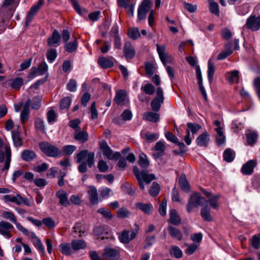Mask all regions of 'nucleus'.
<instances>
[{"mask_svg":"<svg viewBox=\"0 0 260 260\" xmlns=\"http://www.w3.org/2000/svg\"><path fill=\"white\" fill-rule=\"evenodd\" d=\"M133 172L138 181L139 186L142 190H144L145 188L143 182H145L146 184H149L155 179V175L153 174H149L148 171L146 170L140 171L136 166L133 168Z\"/></svg>","mask_w":260,"mask_h":260,"instance_id":"nucleus-1","label":"nucleus"},{"mask_svg":"<svg viewBox=\"0 0 260 260\" xmlns=\"http://www.w3.org/2000/svg\"><path fill=\"white\" fill-rule=\"evenodd\" d=\"M6 159L5 164L2 170L4 171L9 170L11 161V150L9 144L4 143L3 140L0 138V163L3 162Z\"/></svg>","mask_w":260,"mask_h":260,"instance_id":"nucleus-2","label":"nucleus"},{"mask_svg":"<svg viewBox=\"0 0 260 260\" xmlns=\"http://www.w3.org/2000/svg\"><path fill=\"white\" fill-rule=\"evenodd\" d=\"M39 146L42 152L49 157H58L62 155L61 150L48 142H40Z\"/></svg>","mask_w":260,"mask_h":260,"instance_id":"nucleus-3","label":"nucleus"},{"mask_svg":"<svg viewBox=\"0 0 260 260\" xmlns=\"http://www.w3.org/2000/svg\"><path fill=\"white\" fill-rule=\"evenodd\" d=\"M100 148L104 156L108 159H117L121 156L120 152H113L105 141L100 142Z\"/></svg>","mask_w":260,"mask_h":260,"instance_id":"nucleus-4","label":"nucleus"},{"mask_svg":"<svg viewBox=\"0 0 260 260\" xmlns=\"http://www.w3.org/2000/svg\"><path fill=\"white\" fill-rule=\"evenodd\" d=\"M134 230L131 232L129 231L124 230L121 235L119 236L120 241L123 243H128L130 241L134 239L138 233L139 229V226L137 224H135Z\"/></svg>","mask_w":260,"mask_h":260,"instance_id":"nucleus-5","label":"nucleus"},{"mask_svg":"<svg viewBox=\"0 0 260 260\" xmlns=\"http://www.w3.org/2000/svg\"><path fill=\"white\" fill-rule=\"evenodd\" d=\"M94 154L93 152H88V150L81 151L76 155V160L77 163H80L83 160L87 158V163L89 168H91L93 164Z\"/></svg>","mask_w":260,"mask_h":260,"instance_id":"nucleus-6","label":"nucleus"},{"mask_svg":"<svg viewBox=\"0 0 260 260\" xmlns=\"http://www.w3.org/2000/svg\"><path fill=\"white\" fill-rule=\"evenodd\" d=\"M244 27L252 31H256L260 28V16L250 15L246 20Z\"/></svg>","mask_w":260,"mask_h":260,"instance_id":"nucleus-7","label":"nucleus"},{"mask_svg":"<svg viewBox=\"0 0 260 260\" xmlns=\"http://www.w3.org/2000/svg\"><path fill=\"white\" fill-rule=\"evenodd\" d=\"M152 6L151 0H143L138 10V19L139 21L145 19L147 13Z\"/></svg>","mask_w":260,"mask_h":260,"instance_id":"nucleus-8","label":"nucleus"},{"mask_svg":"<svg viewBox=\"0 0 260 260\" xmlns=\"http://www.w3.org/2000/svg\"><path fill=\"white\" fill-rule=\"evenodd\" d=\"M205 201L204 198L201 197L198 193H194L192 194L189 199L188 203L187 205V209L188 212H190L192 211V207H197L199 206L202 205V206L204 205L203 204V202Z\"/></svg>","mask_w":260,"mask_h":260,"instance_id":"nucleus-9","label":"nucleus"},{"mask_svg":"<svg viewBox=\"0 0 260 260\" xmlns=\"http://www.w3.org/2000/svg\"><path fill=\"white\" fill-rule=\"evenodd\" d=\"M48 67L46 62L43 60V62L40 64L38 68H32L31 72L29 74V77L34 78L36 75H44L47 73Z\"/></svg>","mask_w":260,"mask_h":260,"instance_id":"nucleus-10","label":"nucleus"},{"mask_svg":"<svg viewBox=\"0 0 260 260\" xmlns=\"http://www.w3.org/2000/svg\"><path fill=\"white\" fill-rule=\"evenodd\" d=\"M14 229L13 225L9 222L5 220L0 221V234L7 239L12 237L11 231Z\"/></svg>","mask_w":260,"mask_h":260,"instance_id":"nucleus-11","label":"nucleus"},{"mask_svg":"<svg viewBox=\"0 0 260 260\" xmlns=\"http://www.w3.org/2000/svg\"><path fill=\"white\" fill-rule=\"evenodd\" d=\"M43 4L42 0H39L38 3L32 7L28 13L26 17V20L25 22V25L27 27L28 26L30 22L31 21L34 16L37 14V12L41 8V6Z\"/></svg>","mask_w":260,"mask_h":260,"instance_id":"nucleus-12","label":"nucleus"},{"mask_svg":"<svg viewBox=\"0 0 260 260\" xmlns=\"http://www.w3.org/2000/svg\"><path fill=\"white\" fill-rule=\"evenodd\" d=\"M43 4L42 0H39L38 3L32 7L28 13L26 17V20L25 22V25L27 27L28 26L30 22L31 21L34 16L37 14V12L41 8V6Z\"/></svg>","mask_w":260,"mask_h":260,"instance_id":"nucleus-13","label":"nucleus"},{"mask_svg":"<svg viewBox=\"0 0 260 260\" xmlns=\"http://www.w3.org/2000/svg\"><path fill=\"white\" fill-rule=\"evenodd\" d=\"M256 165L257 161L256 159L249 160L242 166L241 172L243 175H250L253 173Z\"/></svg>","mask_w":260,"mask_h":260,"instance_id":"nucleus-14","label":"nucleus"},{"mask_svg":"<svg viewBox=\"0 0 260 260\" xmlns=\"http://www.w3.org/2000/svg\"><path fill=\"white\" fill-rule=\"evenodd\" d=\"M162 102V90L161 87H158L157 91V97H155L151 103V107L153 111H158Z\"/></svg>","mask_w":260,"mask_h":260,"instance_id":"nucleus-15","label":"nucleus"},{"mask_svg":"<svg viewBox=\"0 0 260 260\" xmlns=\"http://www.w3.org/2000/svg\"><path fill=\"white\" fill-rule=\"evenodd\" d=\"M120 251L118 249L106 247L103 253V257L110 260H117L119 257Z\"/></svg>","mask_w":260,"mask_h":260,"instance_id":"nucleus-16","label":"nucleus"},{"mask_svg":"<svg viewBox=\"0 0 260 260\" xmlns=\"http://www.w3.org/2000/svg\"><path fill=\"white\" fill-rule=\"evenodd\" d=\"M124 54L126 59H133L136 54V51L134 47L128 42H125L124 46Z\"/></svg>","mask_w":260,"mask_h":260,"instance_id":"nucleus-17","label":"nucleus"},{"mask_svg":"<svg viewBox=\"0 0 260 260\" xmlns=\"http://www.w3.org/2000/svg\"><path fill=\"white\" fill-rule=\"evenodd\" d=\"M31 104V100H27L24 105L23 109L20 114L21 122L24 123L28 119L29 114V107Z\"/></svg>","mask_w":260,"mask_h":260,"instance_id":"nucleus-18","label":"nucleus"},{"mask_svg":"<svg viewBox=\"0 0 260 260\" xmlns=\"http://www.w3.org/2000/svg\"><path fill=\"white\" fill-rule=\"evenodd\" d=\"M87 192L90 202L93 205L97 204L99 203V198L96 187L92 185L89 186Z\"/></svg>","mask_w":260,"mask_h":260,"instance_id":"nucleus-19","label":"nucleus"},{"mask_svg":"<svg viewBox=\"0 0 260 260\" xmlns=\"http://www.w3.org/2000/svg\"><path fill=\"white\" fill-rule=\"evenodd\" d=\"M60 39L59 32L55 29L53 31L52 36L47 39V44L49 46H57L59 45Z\"/></svg>","mask_w":260,"mask_h":260,"instance_id":"nucleus-20","label":"nucleus"},{"mask_svg":"<svg viewBox=\"0 0 260 260\" xmlns=\"http://www.w3.org/2000/svg\"><path fill=\"white\" fill-rule=\"evenodd\" d=\"M209 141V135L206 131L203 133L196 139L197 145L200 147H207Z\"/></svg>","mask_w":260,"mask_h":260,"instance_id":"nucleus-21","label":"nucleus"},{"mask_svg":"<svg viewBox=\"0 0 260 260\" xmlns=\"http://www.w3.org/2000/svg\"><path fill=\"white\" fill-rule=\"evenodd\" d=\"M168 230L169 235L173 239L178 241H181L183 239V234L179 229L170 226L168 227Z\"/></svg>","mask_w":260,"mask_h":260,"instance_id":"nucleus-22","label":"nucleus"},{"mask_svg":"<svg viewBox=\"0 0 260 260\" xmlns=\"http://www.w3.org/2000/svg\"><path fill=\"white\" fill-rule=\"evenodd\" d=\"M136 207L146 214H150L153 210V207L150 203L143 204L141 202H139L136 204Z\"/></svg>","mask_w":260,"mask_h":260,"instance_id":"nucleus-23","label":"nucleus"},{"mask_svg":"<svg viewBox=\"0 0 260 260\" xmlns=\"http://www.w3.org/2000/svg\"><path fill=\"white\" fill-rule=\"evenodd\" d=\"M87 246L86 242L81 239H74L72 241L71 246L74 252L84 249Z\"/></svg>","mask_w":260,"mask_h":260,"instance_id":"nucleus-24","label":"nucleus"},{"mask_svg":"<svg viewBox=\"0 0 260 260\" xmlns=\"http://www.w3.org/2000/svg\"><path fill=\"white\" fill-rule=\"evenodd\" d=\"M152 151V155L155 159L160 158L162 156V143L160 141L157 142Z\"/></svg>","mask_w":260,"mask_h":260,"instance_id":"nucleus-25","label":"nucleus"},{"mask_svg":"<svg viewBox=\"0 0 260 260\" xmlns=\"http://www.w3.org/2000/svg\"><path fill=\"white\" fill-rule=\"evenodd\" d=\"M126 92L124 90H119L116 92L114 101L118 105H123L125 104Z\"/></svg>","mask_w":260,"mask_h":260,"instance_id":"nucleus-26","label":"nucleus"},{"mask_svg":"<svg viewBox=\"0 0 260 260\" xmlns=\"http://www.w3.org/2000/svg\"><path fill=\"white\" fill-rule=\"evenodd\" d=\"M74 139L81 143H84L88 140V134L80 129H76L74 134Z\"/></svg>","mask_w":260,"mask_h":260,"instance_id":"nucleus-27","label":"nucleus"},{"mask_svg":"<svg viewBox=\"0 0 260 260\" xmlns=\"http://www.w3.org/2000/svg\"><path fill=\"white\" fill-rule=\"evenodd\" d=\"M98 61L99 65L103 69L110 68L114 66L113 60L110 58L101 57L99 58Z\"/></svg>","mask_w":260,"mask_h":260,"instance_id":"nucleus-28","label":"nucleus"},{"mask_svg":"<svg viewBox=\"0 0 260 260\" xmlns=\"http://www.w3.org/2000/svg\"><path fill=\"white\" fill-rule=\"evenodd\" d=\"M56 196L59 200V203L64 206L70 205V201L68 199V194L64 190H59L56 193Z\"/></svg>","mask_w":260,"mask_h":260,"instance_id":"nucleus-29","label":"nucleus"},{"mask_svg":"<svg viewBox=\"0 0 260 260\" xmlns=\"http://www.w3.org/2000/svg\"><path fill=\"white\" fill-rule=\"evenodd\" d=\"M60 251L64 255H70L73 254L74 251L71 245L69 243H63L59 245Z\"/></svg>","mask_w":260,"mask_h":260,"instance_id":"nucleus-30","label":"nucleus"},{"mask_svg":"<svg viewBox=\"0 0 260 260\" xmlns=\"http://www.w3.org/2000/svg\"><path fill=\"white\" fill-rule=\"evenodd\" d=\"M21 157L23 160L30 161L36 157V154L32 150L25 149L22 152Z\"/></svg>","mask_w":260,"mask_h":260,"instance_id":"nucleus-31","label":"nucleus"},{"mask_svg":"<svg viewBox=\"0 0 260 260\" xmlns=\"http://www.w3.org/2000/svg\"><path fill=\"white\" fill-rule=\"evenodd\" d=\"M201 215L202 218L206 221H211L212 218L210 215V207L209 205H204L201 211Z\"/></svg>","mask_w":260,"mask_h":260,"instance_id":"nucleus-32","label":"nucleus"},{"mask_svg":"<svg viewBox=\"0 0 260 260\" xmlns=\"http://www.w3.org/2000/svg\"><path fill=\"white\" fill-rule=\"evenodd\" d=\"M94 234L101 238V239H104L105 238V235L108 234V228L106 226H97L94 229Z\"/></svg>","mask_w":260,"mask_h":260,"instance_id":"nucleus-33","label":"nucleus"},{"mask_svg":"<svg viewBox=\"0 0 260 260\" xmlns=\"http://www.w3.org/2000/svg\"><path fill=\"white\" fill-rule=\"evenodd\" d=\"M73 233L76 235L74 236L75 237H81L85 235V227L81 223H76L73 228Z\"/></svg>","mask_w":260,"mask_h":260,"instance_id":"nucleus-34","label":"nucleus"},{"mask_svg":"<svg viewBox=\"0 0 260 260\" xmlns=\"http://www.w3.org/2000/svg\"><path fill=\"white\" fill-rule=\"evenodd\" d=\"M233 51L232 50V44L229 43L225 46V49L222 51L217 56L218 60H223L228 56L232 54Z\"/></svg>","mask_w":260,"mask_h":260,"instance_id":"nucleus-35","label":"nucleus"},{"mask_svg":"<svg viewBox=\"0 0 260 260\" xmlns=\"http://www.w3.org/2000/svg\"><path fill=\"white\" fill-rule=\"evenodd\" d=\"M141 137L149 143L155 141L158 138V135L157 134L149 132H142L141 133Z\"/></svg>","mask_w":260,"mask_h":260,"instance_id":"nucleus-36","label":"nucleus"},{"mask_svg":"<svg viewBox=\"0 0 260 260\" xmlns=\"http://www.w3.org/2000/svg\"><path fill=\"white\" fill-rule=\"evenodd\" d=\"M170 221L174 225H178L181 222V218L175 209H172L170 210Z\"/></svg>","mask_w":260,"mask_h":260,"instance_id":"nucleus-37","label":"nucleus"},{"mask_svg":"<svg viewBox=\"0 0 260 260\" xmlns=\"http://www.w3.org/2000/svg\"><path fill=\"white\" fill-rule=\"evenodd\" d=\"M155 63L153 61H147L145 63V70L146 74L149 76H151L153 75L155 70Z\"/></svg>","mask_w":260,"mask_h":260,"instance_id":"nucleus-38","label":"nucleus"},{"mask_svg":"<svg viewBox=\"0 0 260 260\" xmlns=\"http://www.w3.org/2000/svg\"><path fill=\"white\" fill-rule=\"evenodd\" d=\"M217 133L216 142L218 146H221L224 144L225 142V137L223 133V128H218L216 129Z\"/></svg>","mask_w":260,"mask_h":260,"instance_id":"nucleus-39","label":"nucleus"},{"mask_svg":"<svg viewBox=\"0 0 260 260\" xmlns=\"http://www.w3.org/2000/svg\"><path fill=\"white\" fill-rule=\"evenodd\" d=\"M215 71V68L214 67V63L212 61L211 59H210L208 62L207 73H208V78L210 83L213 80Z\"/></svg>","mask_w":260,"mask_h":260,"instance_id":"nucleus-40","label":"nucleus"},{"mask_svg":"<svg viewBox=\"0 0 260 260\" xmlns=\"http://www.w3.org/2000/svg\"><path fill=\"white\" fill-rule=\"evenodd\" d=\"M2 217L8 220L14 224L16 223L17 218L14 213L11 211H4L2 213Z\"/></svg>","mask_w":260,"mask_h":260,"instance_id":"nucleus-41","label":"nucleus"},{"mask_svg":"<svg viewBox=\"0 0 260 260\" xmlns=\"http://www.w3.org/2000/svg\"><path fill=\"white\" fill-rule=\"evenodd\" d=\"M12 137L14 145L16 147H19L23 145V141L17 132H12Z\"/></svg>","mask_w":260,"mask_h":260,"instance_id":"nucleus-42","label":"nucleus"},{"mask_svg":"<svg viewBox=\"0 0 260 260\" xmlns=\"http://www.w3.org/2000/svg\"><path fill=\"white\" fill-rule=\"evenodd\" d=\"M144 117L147 121L156 122L159 121L160 115L156 113L148 112L144 114Z\"/></svg>","mask_w":260,"mask_h":260,"instance_id":"nucleus-43","label":"nucleus"},{"mask_svg":"<svg viewBox=\"0 0 260 260\" xmlns=\"http://www.w3.org/2000/svg\"><path fill=\"white\" fill-rule=\"evenodd\" d=\"M141 90L148 95H152L154 93L155 89L154 86L151 83L143 84Z\"/></svg>","mask_w":260,"mask_h":260,"instance_id":"nucleus-44","label":"nucleus"},{"mask_svg":"<svg viewBox=\"0 0 260 260\" xmlns=\"http://www.w3.org/2000/svg\"><path fill=\"white\" fill-rule=\"evenodd\" d=\"M78 46V41L75 39L73 42L66 43L64 45V49L68 53H72L75 51Z\"/></svg>","mask_w":260,"mask_h":260,"instance_id":"nucleus-45","label":"nucleus"},{"mask_svg":"<svg viewBox=\"0 0 260 260\" xmlns=\"http://www.w3.org/2000/svg\"><path fill=\"white\" fill-rule=\"evenodd\" d=\"M35 126L36 129L42 133L45 132V123L44 120L40 117L36 118L35 121Z\"/></svg>","mask_w":260,"mask_h":260,"instance_id":"nucleus-46","label":"nucleus"},{"mask_svg":"<svg viewBox=\"0 0 260 260\" xmlns=\"http://www.w3.org/2000/svg\"><path fill=\"white\" fill-rule=\"evenodd\" d=\"M121 189L127 194L133 196L135 193L136 188L132 184L128 183H125L121 186Z\"/></svg>","mask_w":260,"mask_h":260,"instance_id":"nucleus-47","label":"nucleus"},{"mask_svg":"<svg viewBox=\"0 0 260 260\" xmlns=\"http://www.w3.org/2000/svg\"><path fill=\"white\" fill-rule=\"evenodd\" d=\"M209 3L210 12L216 16H219L220 14L218 4L213 0H208Z\"/></svg>","mask_w":260,"mask_h":260,"instance_id":"nucleus-48","label":"nucleus"},{"mask_svg":"<svg viewBox=\"0 0 260 260\" xmlns=\"http://www.w3.org/2000/svg\"><path fill=\"white\" fill-rule=\"evenodd\" d=\"M138 163L140 166L143 168H147L149 166V162L145 154L140 153L139 157Z\"/></svg>","mask_w":260,"mask_h":260,"instance_id":"nucleus-49","label":"nucleus"},{"mask_svg":"<svg viewBox=\"0 0 260 260\" xmlns=\"http://www.w3.org/2000/svg\"><path fill=\"white\" fill-rule=\"evenodd\" d=\"M223 157L226 161L231 162L234 159L235 153L232 149H226L223 152Z\"/></svg>","mask_w":260,"mask_h":260,"instance_id":"nucleus-50","label":"nucleus"},{"mask_svg":"<svg viewBox=\"0 0 260 260\" xmlns=\"http://www.w3.org/2000/svg\"><path fill=\"white\" fill-rule=\"evenodd\" d=\"M23 79L20 77H17L12 81L10 84V86L13 89L19 90L20 87L23 85Z\"/></svg>","mask_w":260,"mask_h":260,"instance_id":"nucleus-51","label":"nucleus"},{"mask_svg":"<svg viewBox=\"0 0 260 260\" xmlns=\"http://www.w3.org/2000/svg\"><path fill=\"white\" fill-rule=\"evenodd\" d=\"M171 255L177 258H181L183 253L181 249L177 246H172L170 250Z\"/></svg>","mask_w":260,"mask_h":260,"instance_id":"nucleus-52","label":"nucleus"},{"mask_svg":"<svg viewBox=\"0 0 260 260\" xmlns=\"http://www.w3.org/2000/svg\"><path fill=\"white\" fill-rule=\"evenodd\" d=\"M179 182L181 189L187 192L189 190V184L184 175H182L180 177Z\"/></svg>","mask_w":260,"mask_h":260,"instance_id":"nucleus-53","label":"nucleus"},{"mask_svg":"<svg viewBox=\"0 0 260 260\" xmlns=\"http://www.w3.org/2000/svg\"><path fill=\"white\" fill-rule=\"evenodd\" d=\"M128 37L133 39L136 40L140 37V33L138 27L130 28L128 30Z\"/></svg>","mask_w":260,"mask_h":260,"instance_id":"nucleus-54","label":"nucleus"},{"mask_svg":"<svg viewBox=\"0 0 260 260\" xmlns=\"http://www.w3.org/2000/svg\"><path fill=\"white\" fill-rule=\"evenodd\" d=\"M226 77L230 83H233L239 79V72L237 70L233 71L226 74Z\"/></svg>","mask_w":260,"mask_h":260,"instance_id":"nucleus-55","label":"nucleus"},{"mask_svg":"<svg viewBox=\"0 0 260 260\" xmlns=\"http://www.w3.org/2000/svg\"><path fill=\"white\" fill-rule=\"evenodd\" d=\"M218 199H219V196H214L212 198L209 199V200L207 201L205 200L206 204L205 205H207L209 204L210 206L212 207L213 209H217L218 207Z\"/></svg>","mask_w":260,"mask_h":260,"instance_id":"nucleus-56","label":"nucleus"},{"mask_svg":"<svg viewBox=\"0 0 260 260\" xmlns=\"http://www.w3.org/2000/svg\"><path fill=\"white\" fill-rule=\"evenodd\" d=\"M48 122L52 124L56 121L57 115L53 110H49L46 114Z\"/></svg>","mask_w":260,"mask_h":260,"instance_id":"nucleus-57","label":"nucleus"},{"mask_svg":"<svg viewBox=\"0 0 260 260\" xmlns=\"http://www.w3.org/2000/svg\"><path fill=\"white\" fill-rule=\"evenodd\" d=\"M57 56V51L55 49H52L48 50L46 53V57L50 63L53 62Z\"/></svg>","mask_w":260,"mask_h":260,"instance_id":"nucleus-58","label":"nucleus"},{"mask_svg":"<svg viewBox=\"0 0 260 260\" xmlns=\"http://www.w3.org/2000/svg\"><path fill=\"white\" fill-rule=\"evenodd\" d=\"M72 99L67 96L63 98L60 103V107L61 109H68L71 105Z\"/></svg>","mask_w":260,"mask_h":260,"instance_id":"nucleus-59","label":"nucleus"},{"mask_svg":"<svg viewBox=\"0 0 260 260\" xmlns=\"http://www.w3.org/2000/svg\"><path fill=\"white\" fill-rule=\"evenodd\" d=\"M187 126L189 133L191 132L192 134H196L201 128L200 125L194 123L188 122Z\"/></svg>","mask_w":260,"mask_h":260,"instance_id":"nucleus-60","label":"nucleus"},{"mask_svg":"<svg viewBox=\"0 0 260 260\" xmlns=\"http://www.w3.org/2000/svg\"><path fill=\"white\" fill-rule=\"evenodd\" d=\"M257 138V135L255 132H250L247 135V142L250 145L254 144Z\"/></svg>","mask_w":260,"mask_h":260,"instance_id":"nucleus-61","label":"nucleus"},{"mask_svg":"<svg viewBox=\"0 0 260 260\" xmlns=\"http://www.w3.org/2000/svg\"><path fill=\"white\" fill-rule=\"evenodd\" d=\"M166 70L171 80L175 78V66L174 64L165 65Z\"/></svg>","mask_w":260,"mask_h":260,"instance_id":"nucleus-62","label":"nucleus"},{"mask_svg":"<svg viewBox=\"0 0 260 260\" xmlns=\"http://www.w3.org/2000/svg\"><path fill=\"white\" fill-rule=\"evenodd\" d=\"M77 149L76 146L69 145L63 147L62 152L65 155H71Z\"/></svg>","mask_w":260,"mask_h":260,"instance_id":"nucleus-63","label":"nucleus"},{"mask_svg":"<svg viewBox=\"0 0 260 260\" xmlns=\"http://www.w3.org/2000/svg\"><path fill=\"white\" fill-rule=\"evenodd\" d=\"M160 191V187L158 184L153 182L149 190V193L152 197L156 196Z\"/></svg>","mask_w":260,"mask_h":260,"instance_id":"nucleus-64","label":"nucleus"}]
</instances>
